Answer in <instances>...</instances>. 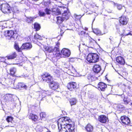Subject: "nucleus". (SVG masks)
<instances>
[{
    "instance_id": "f257e3e1",
    "label": "nucleus",
    "mask_w": 132,
    "mask_h": 132,
    "mask_svg": "<svg viewBox=\"0 0 132 132\" xmlns=\"http://www.w3.org/2000/svg\"><path fill=\"white\" fill-rule=\"evenodd\" d=\"M56 123L59 132H75V123L69 117H62L57 121Z\"/></svg>"
},
{
    "instance_id": "f03ea898",
    "label": "nucleus",
    "mask_w": 132,
    "mask_h": 132,
    "mask_svg": "<svg viewBox=\"0 0 132 132\" xmlns=\"http://www.w3.org/2000/svg\"><path fill=\"white\" fill-rule=\"evenodd\" d=\"M44 52H47L50 53H52L49 54L48 55V58L51 60H53V58L60 56H61V54L58 53L56 52L54 47L53 46L45 45L44 46Z\"/></svg>"
},
{
    "instance_id": "7ed1b4c3",
    "label": "nucleus",
    "mask_w": 132,
    "mask_h": 132,
    "mask_svg": "<svg viewBox=\"0 0 132 132\" xmlns=\"http://www.w3.org/2000/svg\"><path fill=\"white\" fill-rule=\"evenodd\" d=\"M86 59L90 63H95L98 61L99 57L97 54L90 53L87 56Z\"/></svg>"
},
{
    "instance_id": "20e7f679",
    "label": "nucleus",
    "mask_w": 132,
    "mask_h": 132,
    "mask_svg": "<svg viewBox=\"0 0 132 132\" xmlns=\"http://www.w3.org/2000/svg\"><path fill=\"white\" fill-rule=\"evenodd\" d=\"M4 35L6 37H8L10 39L13 38L14 39L17 38L18 34L16 31L7 30L5 31Z\"/></svg>"
},
{
    "instance_id": "39448f33",
    "label": "nucleus",
    "mask_w": 132,
    "mask_h": 132,
    "mask_svg": "<svg viewBox=\"0 0 132 132\" xmlns=\"http://www.w3.org/2000/svg\"><path fill=\"white\" fill-rule=\"evenodd\" d=\"M43 81L48 84L53 80V77L49 73L44 72L41 76Z\"/></svg>"
},
{
    "instance_id": "423d86ee",
    "label": "nucleus",
    "mask_w": 132,
    "mask_h": 132,
    "mask_svg": "<svg viewBox=\"0 0 132 132\" xmlns=\"http://www.w3.org/2000/svg\"><path fill=\"white\" fill-rule=\"evenodd\" d=\"M29 118L34 124H37L39 122V117L36 114L32 113H30L29 115Z\"/></svg>"
},
{
    "instance_id": "0eeeda50",
    "label": "nucleus",
    "mask_w": 132,
    "mask_h": 132,
    "mask_svg": "<svg viewBox=\"0 0 132 132\" xmlns=\"http://www.w3.org/2000/svg\"><path fill=\"white\" fill-rule=\"evenodd\" d=\"M49 85L50 88L54 90L57 89L60 86L59 83L54 81L53 80L49 84Z\"/></svg>"
},
{
    "instance_id": "6e6552de",
    "label": "nucleus",
    "mask_w": 132,
    "mask_h": 132,
    "mask_svg": "<svg viewBox=\"0 0 132 132\" xmlns=\"http://www.w3.org/2000/svg\"><path fill=\"white\" fill-rule=\"evenodd\" d=\"M77 84L74 82H71L68 83L67 85L68 89L70 91H73L76 88Z\"/></svg>"
},
{
    "instance_id": "1a4fd4ad",
    "label": "nucleus",
    "mask_w": 132,
    "mask_h": 132,
    "mask_svg": "<svg viewBox=\"0 0 132 132\" xmlns=\"http://www.w3.org/2000/svg\"><path fill=\"white\" fill-rule=\"evenodd\" d=\"M128 21V18L124 16H122L119 20L120 25H126Z\"/></svg>"
},
{
    "instance_id": "9d476101",
    "label": "nucleus",
    "mask_w": 132,
    "mask_h": 132,
    "mask_svg": "<svg viewBox=\"0 0 132 132\" xmlns=\"http://www.w3.org/2000/svg\"><path fill=\"white\" fill-rule=\"evenodd\" d=\"M120 122H122L123 125H128L130 122L129 119L126 116H122L120 119Z\"/></svg>"
},
{
    "instance_id": "9b49d317",
    "label": "nucleus",
    "mask_w": 132,
    "mask_h": 132,
    "mask_svg": "<svg viewBox=\"0 0 132 132\" xmlns=\"http://www.w3.org/2000/svg\"><path fill=\"white\" fill-rule=\"evenodd\" d=\"M61 54L63 55V57H68L70 55V52L68 49L64 48L61 51Z\"/></svg>"
},
{
    "instance_id": "f8f14e48",
    "label": "nucleus",
    "mask_w": 132,
    "mask_h": 132,
    "mask_svg": "<svg viewBox=\"0 0 132 132\" xmlns=\"http://www.w3.org/2000/svg\"><path fill=\"white\" fill-rule=\"evenodd\" d=\"M27 86L23 82H19L16 86V88L20 90H27Z\"/></svg>"
},
{
    "instance_id": "ddd939ff",
    "label": "nucleus",
    "mask_w": 132,
    "mask_h": 132,
    "mask_svg": "<svg viewBox=\"0 0 132 132\" xmlns=\"http://www.w3.org/2000/svg\"><path fill=\"white\" fill-rule=\"evenodd\" d=\"M22 45L23 50H29L32 47V44L30 42H27L23 43L22 44Z\"/></svg>"
},
{
    "instance_id": "4468645a",
    "label": "nucleus",
    "mask_w": 132,
    "mask_h": 132,
    "mask_svg": "<svg viewBox=\"0 0 132 132\" xmlns=\"http://www.w3.org/2000/svg\"><path fill=\"white\" fill-rule=\"evenodd\" d=\"M98 120L100 122L103 123H105L108 120V118L103 115L100 116L98 117Z\"/></svg>"
},
{
    "instance_id": "2eb2a0df",
    "label": "nucleus",
    "mask_w": 132,
    "mask_h": 132,
    "mask_svg": "<svg viewBox=\"0 0 132 132\" xmlns=\"http://www.w3.org/2000/svg\"><path fill=\"white\" fill-rule=\"evenodd\" d=\"M107 87L106 85L102 82H100L98 85V89L102 91H104Z\"/></svg>"
},
{
    "instance_id": "dca6fc26",
    "label": "nucleus",
    "mask_w": 132,
    "mask_h": 132,
    "mask_svg": "<svg viewBox=\"0 0 132 132\" xmlns=\"http://www.w3.org/2000/svg\"><path fill=\"white\" fill-rule=\"evenodd\" d=\"M14 49L18 52H21L23 50L22 45L20 47L18 43L16 42H14Z\"/></svg>"
},
{
    "instance_id": "f3484780",
    "label": "nucleus",
    "mask_w": 132,
    "mask_h": 132,
    "mask_svg": "<svg viewBox=\"0 0 132 132\" xmlns=\"http://www.w3.org/2000/svg\"><path fill=\"white\" fill-rule=\"evenodd\" d=\"M2 12L4 13H11L10 7L8 5H5L1 8Z\"/></svg>"
},
{
    "instance_id": "a211bd4d",
    "label": "nucleus",
    "mask_w": 132,
    "mask_h": 132,
    "mask_svg": "<svg viewBox=\"0 0 132 132\" xmlns=\"http://www.w3.org/2000/svg\"><path fill=\"white\" fill-rule=\"evenodd\" d=\"M16 71V69L15 67H13L11 68L9 70V74L13 77H16L15 74Z\"/></svg>"
},
{
    "instance_id": "6ab92c4d",
    "label": "nucleus",
    "mask_w": 132,
    "mask_h": 132,
    "mask_svg": "<svg viewBox=\"0 0 132 132\" xmlns=\"http://www.w3.org/2000/svg\"><path fill=\"white\" fill-rule=\"evenodd\" d=\"M70 14L69 10L68 8L64 12H63L62 14V16H63V18L66 20L68 19Z\"/></svg>"
},
{
    "instance_id": "aec40b11",
    "label": "nucleus",
    "mask_w": 132,
    "mask_h": 132,
    "mask_svg": "<svg viewBox=\"0 0 132 132\" xmlns=\"http://www.w3.org/2000/svg\"><path fill=\"white\" fill-rule=\"evenodd\" d=\"M116 61L118 63L121 64H124L125 61L123 58L121 56L117 57L116 58Z\"/></svg>"
},
{
    "instance_id": "412c9836",
    "label": "nucleus",
    "mask_w": 132,
    "mask_h": 132,
    "mask_svg": "<svg viewBox=\"0 0 132 132\" xmlns=\"http://www.w3.org/2000/svg\"><path fill=\"white\" fill-rule=\"evenodd\" d=\"M101 70V68L100 66L98 65H95L93 67V71L95 73L99 72Z\"/></svg>"
},
{
    "instance_id": "4be33fe9",
    "label": "nucleus",
    "mask_w": 132,
    "mask_h": 132,
    "mask_svg": "<svg viewBox=\"0 0 132 132\" xmlns=\"http://www.w3.org/2000/svg\"><path fill=\"white\" fill-rule=\"evenodd\" d=\"M89 32L88 31V28L86 27H85L83 29V34L84 38H87L89 37Z\"/></svg>"
},
{
    "instance_id": "5701e85b",
    "label": "nucleus",
    "mask_w": 132,
    "mask_h": 132,
    "mask_svg": "<svg viewBox=\"0 0 132 132\" xmlns=\"http://www.w3.org/2000/svg\"><path fill=\"white\" fill-rule=\"evenodd\" d=\"M71 68L70 69L71 72L73 74V76L76 77H79L80 76L79 74H78V73L77 72L76 70L74 68L73 66L71 65Z\"/></svg>"
},
{
    "instance_id": "b1692460",
    "label": "nucleus",
    "mask_w": 132,
    "mask_h": 132,
    "mask_svg": "<svg viewBox=\"0 0 132 132\" xmlns=\"http://www.w3.org/2000/svg\"><path fill=\"white\" fill-rule=\"evenodd\" d=\"M69 101L71 106L75 105L77 102V100L74 98H69Z\"/></svg>"
},
{
    "instance_id": "393cba45",
    "label": "nucleus",
    "mask_w": 132,
    "mask_h": 132,
    "mask_svg": "<svg viewBox=\"0 0 132 132\" xmlns=\"http://www.w3.org/2000/svg\"><path fill=\"white\" fill-rule=\"evenodd\" d=\"M85 129L87 132H90L93 130V127L90 124H88L86 126Z\"/></svg>"
},
{
    "instance_id": "a878e982",
    "label": "nucleus",
    "mask_w": 132,
    "mask_h": 132,
    "mask_svg": "<svg viewBox=\"0 0 132 132\" xmlns=\"http://www.w3.org/2000/svg\"><path fill=\"white\" fill-rule=\"evenodd\" d=\"M60 45V43L59 42H57L56 43L55 46L54 48L57 53H59L60 54H61V53H60L59 50Z\"/></svg>"
},
{
    "instance_id": "bb28decb",
    "label": "nucleus",
    "mask_w": 132,
    "mask_h": 132,
    "mask_svg": "<svg viewBox=\"0 0 132 132\" xmlns=\"http://www.w3.org/2000/svg\"><path fill=\"white\" fill-rule=\"evenodd\" d=\"M6 59L4 57H0V62H2L4 64V65H1V67H4L6 66L7 63L6 62Z\"/></svg>"
},
{
    "instance_id": "cd10ccee",
    "label": "nucleus",
    "mask_w": 132,
    "mask_h": 132,
    "mask_svg": "<svg viewBox=\"0 0 132 132\" xmlns=\"http://www.w3.org/2000/svg\"><path fill=\"white\" fill-rule=\"evenodd\" d=\"M17 56L15 52H13L12 54L8 56H6L8 60L12 59L16 57Z\"/></svg>"
},
{
    "instance_id": "c85d7f7f",
    "label": "nucleus",
    "mask_w": 132,
    "mask_h": 132,
    "mask_svg": "<svg viewBox=\"0 0 132 132\" xmlns=\"http://www.w3.org/2000/svg\"><path fill=\"white\" fill-rule=\"evenodd\" d=\"M4 99L5 101H9L12 99V97L11 95L7 94L4 96Z\"/></svg>"
},
{
    "instance_id": "c756f323",
    "label": "nucleus",
    "mask_w": 132,
    "mask_h": 132,
    "mask_svg": "<svg viewBox=\"0 0 132 132\" xmlns=\"http://www.w3.org/2000/svg\"><path fill=\"white\" fill-rule=\"evenodd\" d=\"M11 13L12 12L13 13H18L19 12V10L16 6H14L12 7H10Z\"/></svg>"
},
{
    "instance_id": "7c9ffc66",
    "label": "nucleus",
    "mask_w": 132,
    "mask_h": 132,
    "mask_svg": "<svg viewBox=\"0 0 132 132\" xmlns=\"http://www.w3.org/2000/svg\"><path fill=\"white\" fill-rule=\"evenodd\" d=\"M63 17L58 16L57 17L56 23L58 24H60L62 23L64 20Z\"/></svg>"
},
{
    "instance_id": "2f4dec72",
    "label": "nucleus",
    "mask_w": 132,
    "mask_h": 132,
    "mask_svg": "<svg viewBox=\"0 0 132 132\" xmlns=\"http://www.w3.org/2000/svg\"><path fill=\"white\" fill-rule=\"evenodd\" d=\"M34 29L36 31H39L41 27L39 24L37 22H35L34 24Z\"/></svg>"
},
{
    "instance_id": "473e14b6",
    "label": "nucleus",
    "mask_w": 132,
    "mask_h": 132,
    "mask_svg": "<svg viewBox=\"0 0 132 132\" xmlns=\"http://www.w3.org/2000/svg\"><path fill=\"white\" fill-rule=\"evenodd\" d=\"M59 27L60 29V36H62L65 30V29H64L65 27L64 26L62 27V26L60 25Z\"/></svg>"
},
{
    "instance_id": "72a5a7b5",
    "label": "nucleus",
    "mask_w": 132,
    "mask_h": 132,
    "mask_svg": "<svg viewBox=\"0 0 132 132\" xmlns=\"http://www.w3.org/2000/svg\"><path fill=\"white\" fill-rule=\"evenodd\" d=\"M36 18L35 17H27L26 21L28 23H31L33 22L34 19Z\"/></svg>"
},
{
    "instance_id": "f704fd0d",
    "label": "nucleus",
    "mask_w": 132,
    "mask_h": 132,
    "mask_svg": "<svg viewBox=\"0 0 132 132\" xmlns=\"http://www.w3.org/2000/svg\"><path fill=\"white\" fill-rule=\"evenodd\" d=\"M40 118L41 120L45 119L46 117V115L44 112H42L40 113Z\"/></svg>"
},
{
    "instance_id": "c9c22d12",
    "label": "nucleus",
    "mask_w": 132,
    "mask_h": 132,
    "mask_svg": "<svg viewBox=\"0 0 132 132\" xmlns=\"http://www.w3.org/2000/svg\"><path fill=\"white\" fill-rule=\"evenodd\" d=\"M6 121L8 123H12V121L13 120V118L11 116H7L6 119Z\"/></svg>"
},
{
    "instance_id": "e433bc0d",
    "label": "nucleus",
    "mask_w": 132,
    "mask_h": 132,
    "mask_svg": "<svg viewBox=\"0 0 132 132\" xmlns=\"http://www.w3.org/2000/svg\"><path fill=\"white\" fill-rule=\"evenodd\" d=\"M97 35H100L101 34L100 31L98 29H95L93 31Z\"/></svg>"
},
{
    "instance_id": "4c0bfd02",
    "label": "nucleus",
    "mask_w": 132,
    "mask_h": 132,
    "mask_svg": "<svg viewBox=\"0 0 132 132\" xmlns=\"http://www.w3.org/2000/svg\"><path fill=\"white\" fill-rule=\"evenodd\" d=\"M10 75L9 73L8 74H4L3 75V78L5 79H11V78L9 76Z\"/></svg>"
},
{
    "instance_id": "58836bf2",
    "label": "nucleus",
    "mask_w": 132,
    "mask_h": 132,
    "mask_svg": "<svg viewBox=\"0 0 132 132\" xmlns=\"http://www.w3.org/2000/svg\"><path fill=\"white\" fill-rule=\"evenodd\" d=\"M45 11L46 14H47L49 15L50 14L51 12V10L50 9L46 8L45 9Z\"/></svg>"
},
{
    "instance_id": "ea45409f",
    "label": "nucleus",
    "mask_w": 132,
    "mask_h": 132,
    "mask_svg": "<svg viewBox=\"0 0 132 132\" xmlns=\"http://www.w3.org/2000/svg\"><path fill=\"white\" fill-rule=\"evenodd\" d=\"M68 8H67L66 7H61L60 8V11L62 13L63 12H65V11L67 10V9Z\"/></svg>"
},
{
    "instance_id": "a19ab883",
    "label": "nucleus",
    "mask_w": 132,
    "mask_h": 132,
    "mask_svg": "<svg viewBox=\"0 0 132 132\" xmlns=\"http://www.w3.org/2000/svg\"><path fill=\"white\" fill-rule=\"evenodd\" d=\"M96 78V77L94 76H89L88 77V79L92 81H94Z\"/></svg>"
},
{
    "instance_id": "79ce46f5",
    "label": "nucleus",
    "mask_w": 132,
    "mask_h": 132,
    "mask_svg": "<svg viewBox=\"0 0 132 132\" xmlns=\"http://www.w3.org/2000/svg\"><path fill=\"white\" fill-rule=\"evenodd\" d=\"M123 100L125 104H126L129 103L130 101V100L129 98H124Z\"/></svg>"
},
{
    "instance_id": "37998d69",
    "label": "nucleus",
    "mask_w": 132,
    "mask_h": 132,
    "mask_svg": "<svg viewBox=\"0 0 132 132\" xmlns=\"http://www.w3.org/2000/svg\"><path fill=\"white\" fill-rule=\"evenodd\" d=\"M39 15L40 16H43L45 15V13L44 12H41L40 11H39Z\"/></svg>"
},
{
    "instance_id": "c03bdc74",
    "label": "nucleus",
    "mask_w": 132,
    "mask_h": 132,
    "mask_svg": "<svg viewBox=\"0 0 132 132\" xmlns=\"http://www.w3.org/2000/svg\"><path fill=\"white\" fill-rule=\"evenodd\" d=\"M81 17V16L80 15H76L75 16V20L76 21H78L79 20H80Z\"/></svg>"
},
{
    "instance_id": "a18cd8bd",
    "label": "nucleus",
    "mask_w": 132,
    "mask_h": 132,
    "mask_svg": "<svg viewBox=\"0 0 132 132\" xmlns=\"http://www.w3.org/2000/svg\"><path fill=\"white\" fill-rule=\"evenodd\" d=\"M40 36L38 34H35L34 35V38L35 39H37L40 38Z\"/></svg>"
},
{
    "instance_id": "49530a36",
    "label": "nucleus",
    "mask_w": 132,
    "mask_h": 132,
    "mask_svg": "<svg viewBox=\"0 0 132 132\" xmlns=\"http://www.w3.org/2000/svg\"><path fill=\"white\" fill-rule=\"evenodd\" d=\"M115 6L117 7L118 9L119 10L121 9L122 7V6L121 5L116 4Z\"/></svg>"
},
{
    "instance_id": "de8ad7c7",
    "label": "nucleus",
    "mask_w": 132,
    "mask_h": 132,
    "mask_svg": "<svg viewBox=\"0 0 132 132\" xmlns=\"http://www.w3.org/2000/svg\"><path fill=\"white\" fill-rule=\"evenodd\" d=\"M60 10L59 9L57 8L56 9V13L58 15L61 14Z\"/></svg>"
},
{
    "instance_id": "09e8293b",
    "label": "nucleus",
    "mask_w": 132,
    "mask_h": 132,
    "mask_svg": "<svg viewBox=\"0 0 132 132\" xmlns=\"http://www.w3.org/2000/svg\"><path fill=\"white\" fill-rule=\"evenodd\" d=\"M37 129V132H42L43 131V129L42 128H41V129Z\"/></svg>"
},
{
    "instance_id": "8fccbe9b",
    "label": "nucleus",
    "mask_w": 132,
    "mask_h": 132,
    "mask_svg": "<svg viewBox=\"0 0 132 132\" xmlns=\"http://www.w3.org/2000/svg\"><path fill=\"white\" fill-rule=\"evenodd\" d=\"M9 132H15V130H11L9 131Z\"/></svg>"
},
{
    "instance_id": "3c124183",
    "label": "nucleus",
    "mask_w": 132,
    "mask_h": 132,
    "mask_svg": "<svg viewBox=\"0 0 132 132\" xmlns=\"http://www.w3.org/2000/svg\"><path fill=\"white\" fill-rule=\"evenodd\" d=\"M82 31H81V32H79V35H82Z\"/></svg>"
},
{
    "instance_id": "603ef678",
    "label": "nucleus",
    "mask_w": 132,
    "mask_h": 132,
    "mask_svg": "<svg viewBox=\"0 0 132 132\" xmlns=\"http://www.w3.org/2000/svg\"><path fill=\"white\" fill-rule=\"evenodd\" d=\"M130 35L132 36V34H131V33L130 32L129 33H128V34L126 35Z\"/></svg>"
},
{
    "instance_id": "864d4df0",
    "label": "nucleus",
    "mask_w": 132,
    "mask_h": 132,
    "mask_svg": "<svg viewBox=\"0 0 132 132\" xmlns=\"http://www.w3.org/2000/svg\"><path fill=\"white\" fill-rule=\"evenodd\" d=\"M13 127L14 126H6V127Z\"/></svg>"
},
{
    "instance_id": "5fc2aeb1",
    "label": "nucleus",
    "mask_w": 132,
    "mask_h": 132,
    "mask_svg": "<svg viewBox=\"0 0 132 132\" xmlns=\"http://www.w3.org/2000/svg\"><path fill=\"white\" fill-rule=\"evenodd\" d=\"M47 2H45L44 3V5H46V4H47Z\"/></svg>"
},
{
    "instance_id": "6e6d98bb",
    "label": "nucleus",
    "mask_w": 132,
    "mask_h": 132,
    "mask_svg": "<svg viewBox=\"0 0 132 132\" xmlns=\"http://www.w3.org/2000/svg\"><path fill=\"white\" fill-rule=\"evenodd\" d=\"M46 132H51L50 130H48Z\"/></svg>"
},
{
    "instance_id": "4d7b16f0",
    "label": "nucleus",
    "mask_w": 132,
    "mask_h": 132,
    "mask_svg": "<svg viewBox=\"0 0 132 132\" xmlns=\"http://www.w3.org/2000/svg\"><path fill=\"white\" fill-rule=\"evenodd\" d=\"M98 41H100V39H98Z\"/></svg>"
},
{
    "instance_id": "13d9d810",
    "label": "nucleus",
    "mask_w": 132,
    "mask_h": 132,
    "mask_svg": "<svg viewBox=\"0 0 132 132\" xmlns=\"http://www.w3.org/2000/svg\"><path fill=\"white\" fill-rule=\"evenodd\" d=\"M130 105H132V103H130Z\"/></svg>"
},
{
    "instance_id": "bf43d9fd",
    "label": "nucleus",
    "mask_w": 132,
    "mask_h": 132,
    "mask_svg": "<svg viewBox=\"0 0 132 132\" xmlns=\"http://www.w3.org/2000/svg\"><path fill=\"white\" fill-rule=\"evenodd\" d=\"M95 41V42H96V41Z\"/></svg>"
}]
</instances>
